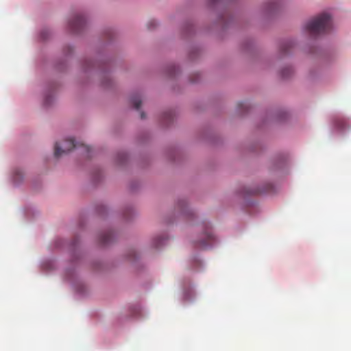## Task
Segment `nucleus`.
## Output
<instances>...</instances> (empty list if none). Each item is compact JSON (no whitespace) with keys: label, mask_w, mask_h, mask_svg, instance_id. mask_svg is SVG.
<instances>
[{"label":"nucleus","mask_w":351,"mask_h":351,"mask_svg":"<svg viewBox=\"0 0 351 351\" xmlns=\"http://www.w3.org/2000/svg\"><path fill=\"white\" fill-rule=\"evenodd\" d=\"M306 29L311 35H318L327 32L331 27V17L329 14L323 13L308 21Z\"/></svg>","instance_id":"f257e3e1"},{"label":"nucleus","mask_w":351,"mask_h":351,"mask_svg":"<svg viewBox=\"0 0 351 351\" xmlns=\"http://www.w3.org/2000/svg\"><path fill=\"white\" fill-rule=\"evenodd\" d=\"M78 143H75L74 139L69 138L64 141V145L60 146L59 143H56L54 147V155L56 158L61 156L63 154H66L74 147L79 146Z\"/></svg>","instance_id":"f03ea898"},{"label":"nucleus","mask_w":351,"mask_h":351,"mask_svg":"<svg viewBox=\"0 0 351 351\" xmlns=\"http://www.w3.org/2000/svg\"><path fill=\"white\" fill-rule=\"evenodd\" d=\"M85 18L82 14H77L69 22V28L73 32H79L85 25Z\"/></svg>","instance_id":"7ed1b4c3"},{"label":"nucleus","mask_w":351,"mask_h":351,"mask_svg":"<svg viewBox=\"0 0 351 351\" xmlns=\"http://www.w3.org/2000/svg\"><path fill=\"white\" fill-rule=\"evenodd\" d=\"M214 241V236L212 234L211 231L209 230V228L206 226V232L204 233V239L201 241L199 242V247L202 248H206Z\"/></svg>","instance_id":"20e7f679"},{"label":"nucleus","mask_w":351,"mask_h":351,"mask_svg":"<svg viewBox=\"0 0 351 351\" xmlns=\"http://www.w3.org/2000/svg\"><path fill=\"white\" fill-rule=\"evenodd\" d=\"M112 233L110 231L104 232L100 237V242L103 245L108 244L111 241Z\"/></svg>","instance_id":"39448f33"},{"label":"nucleus","mask_w":351,"mask_h":351,"mask_svg":"<svg viewBox=\"0 0 351 351\" xmlns=\"http://www.w3.org/2000/svg\"><path fill=\"white\" fill-rule=\"evenodd\" d=\"M130 103L132 104L134 108L138 109L141 104V100L138 96L136 95L130 98Z\"/></svg>","instance_id":"423d86ee"},{"label":"nucleus","mask_w":351,"mask_h":351,"mask_svg":"<svg viewBox=\"0 0 351 351\" xmlns=\"http://www.w3.org/2000/svg\"><path fill=\"white\" fill-rule=\"evenodd\" d=\"M293 73V69L291 67L288 66L283 69L281 71V75L283 78L289 77Z\"/></svg>","instance_id":"0eeeda50"},{"label":"nucleus","mask_w":351,"mask_h":351,"mask_svg":"<svg viewBox=\"0 0 351 351\" xmlns=\"http://www.w3.org/2000/svg\"><path fill=\"white\" fill-rule=\"evenodd\" d=\"M163 121L165 124H167L172 119V113L171 112H166L163 114L162 117Z\"/></svg>","instance_id":"6e6552de"},{"label":"nucleus","mask_w":351,"mask_h":351,"mask_svg":"<svg viewBox=\"0 0 351 351\" xmlns=\"http://www.w3.org/2000/svg\"><path fill=\"white\" fill-rule=\"evenodd\" d=\"M292 47V45L291 43H283L280 47V49L282 51V52L283 53H286L287 52V50L289 49V48H291Z\"/></svg>","instance_id":"1a4fd4ad"},{"label":"nucleus","mask_w":351,"mask_h":351,"mask_svg":"<svg viewBox=\"0 0 351 351\" xmlns=\"http://www.w3.org/2000/svg\"><path fill=\"white\" fill-rule=\"evenodd\" d=\"M178 206L181 209L184 210V208L186 207V203L184 201H181L178 202Z\"/></svg>","instance_id":"9d476101"},{"label":"nucleus","mask_w":351,"mask_h":351,"mask_svg":"<svg viewBox=\"0 0 351 351\" xmlns=\"http://www.w3.org/2000/svg\"><path fill=\"white\" fill-rule=\"evenodd\" d=\"M161 239H162L161 237H158V238L155 239V240H154V246L156 247H158V245H160V241Z\"/></svg>","instance_id":"9b49d317"},{"label":"nucleus","mask_w":351,"mask_h":351,"mask_svg":"<svg viewBox=\"0 0 351 351\" xmlns=\"http://www.w3.org/2000/svg\"><path fill=\"white\" fill-rule=\"evenodd\" d=\"M141 119H144L145 117V113L143 112H142L141 113Z\"/></svg>","instance_id":"f8f14e48"},{"label":"nucleus","mask_w":351,"mask_h":351,"mask_svg":"<svg viewBox=\"0 0 351 351\" xmlns=\"http://www.w3.org/2000/svg\"><path fill=\"white\" fill-rule=\"evenodd\" d=\"M152 23H153V25H155V22L154 21L149 22V25H152ZM149 28H151L150 26H149Z\"/></svg>","instance_id":"ddd939ff"}]
</instances>
